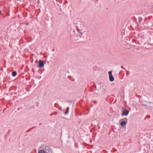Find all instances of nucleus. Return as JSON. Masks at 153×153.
Here are the masks:
<instances>
[{"mask_svg": "<svg viewBox=\"0 0 153 153\" xmlns=\"http://www.w3.org/2000/svg\"><path fill=\"white\" fill-rule=\"evenodd\" d=\"M108 73L109 74L110 81L111 82L114 81V78L112 74V72L111 71H109Z\"/></svg>", "mask_w": 153, "mask_h": 153, "instance_id": "obj_4", "label": "nucleus"}, {"mask_svg": "<svg viewBox=\"0 0 153 153\" xmlns=\"http://www.w3.org/2000/svg\"><path fill=\"white\" fill-rule=\"evenodd\" d=\"M1 13V11H0V13Z\"/></svg>", "mask_w": 153, "mask_h": 153, "instance_id": "obj_14", "label": "nucleus"}, {"mask_svg": "<svg viewBox=\"0 0 153 153\" xmlns=\"http://www.w3.org/2000/svg\"><path fill=\"white\" fill-rule=\"evenodd\" d=\"M12 75L13 76H15L16 75V73L15 71H14L12 73Z\"/></svg>", "mask_w": 153, "mask_h": 153, "instance_id": "obj_10", "label": "nucleus"}, {"mask_svg": "<svg viewBox=\"0 0 153 153\" xmlns=\"http://www.w3.org/2000/svg\"><path fill=\"white\" fill-rule=\"evenodd\" d=\"M106 86L103 84H102L100 85V88L98 89L99 94L100 95H103L105 92L106 89Z\"/></svg>", "mask_w": 153, "mask_h": 153, "instance_id": "obj_2", "label": "nucleus"}, {"mask_svg": "<svg viewBox=\"0 0 153 153\" xmlns=\"http://www.w3.org/2000/svg\"><path fill=\"white\" fill-rule=\"evenodd\" d=\"M77 36V39L80 38L86 39L87 37V33L83 30H79Z\"/></svg>", "mask_w": 153, "mask_h": 153, "instance_id": "obj_1", "label": "nucleus"}, {"mask_svg": "<svg viewBox=\"0 0 153 153\" xmlns=\"http://www.w3.org/2000/svg\"><path fill=\"white\" fill-rule=\"evenodd\" d=\"M141 19H142L141 18H139V21L141 20Z\"/></svg>", "mask_w": 153, "mask_h": 153, "instance_id": "obj_11", "label": "nucleus"}, {"mask_svg": "<svg viewBox=\"0 0 153 153\" xmlns=\"http://www.w3.org/2000/svg\"><path fill=\"white\" fill-rule=\"evenodd\" d=\"M121 68H123V66H121Z\"/></svg>", "mask_w": 153, "mask_h": 153, "instance_id": "obj_13", "label": "nucleus"}, {"mask_svg": "<svg viewBox=\"0 0 153 153\" xmlns=\"http://www.w3.org/2000/svg\"><path fill=\"white\" fill-rule=\"evenodd\" d=\"M38 153H45L44 150H39Z\"/></svg>", "mask_w": 153, "mask_h": 153, "instance_id": "obj_8", "label": "nucleus"}, {"mask_svg": "<svg viewBox=\"0 0 153 153\" xmlns=\"http://www.w3.org/2000/svg\"><path fill=\"white\" fill-rule=\"evenodd\" d=\"M44 62L42 60H40L39 62V68H41L44 66Z\"/></svg>", "mask_w": 153, "mask_h": 153, "instance_id": "obj_6", "label": "nucleus"}, {"mask_svg": "<svg viewBox=\"0 0 153 153\" xmlns=\"http://www.w3.org/2000/svg\"><path fill=\"white\" fill-rule=\"evenodd\" d=\"M69 108L68 107L66 109V111L65 113V114H67L68 113V112H69Z\"/></svg>", "mask_w": 153, "mask_h": 153, "instance_id": "obj_9", "label": "nucleus"}, {"mask_svg": "<svg viewBox=\"0 0 153 153\" xmlns=\"http://www.w3.org/2000/svg\"><path fill=\"white\" fill-rule=\"evenodd\" d=\"M126 123L127 121H123L121 123L120 125L122 126H123L126 124Z\"/></svg>", "mask_w": 153, "mask_h": 153, "instance_id": "obj_7", "label": "nucleus"}, {"mask_svg": "<svg viewBox=\"0 0 153 153\" xmlns=\"http://www.w3.org/2000/svg\"><path fill=\"white\" fill-rule=\"evenodd\" d=\"M44 150L45 153H52L51 149L49 146H45Z\"/></svg>", "mask_w": 153, "mask_h": 153, "instance_id": "obj_3", "label": "nucleus"}, {"mask_svg": "<svg viewBox=\"0 0 153 153\" xmlns=\"http://www.w3.org/2000/svg\"><path fill=\"white\" fill-rule=\"evenodd\" d=\"M128 111L124 109L123 110V113L122 115L123 116H127L128 114Z\"/></svg>", "mask_w": 153, "mask_h": 153, "instance_id": "obj_5", "label": "nucleus"}, {"mask_svg": "<svg viewBox=\"0 0 153 153\" xmlns=\"http://www.w3.org/2000/svg\"><path fill=\"white\" fill-rule=\"evenodd\" d=\"M143 105H144V106H147V105H143Z\"/></svg>", "mask_w": 153, "mask_h": 153, "instance_id": "obj_12", "label": "nucleus"}]
</instances>
